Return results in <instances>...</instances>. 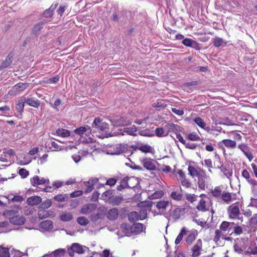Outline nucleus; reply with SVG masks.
Masks as SVG:
<instances>
[{"label":"nucleus","instance_id":"f257e3e1","mask_svg":"<svg viewBox=\"0 0 257 257\" xmlns=\"http://www.w3.org/2000/svg\"><path fill=\"white\" fill-rule=\"evenodd\" d=\"M86 249L88 250L89 248L78 243H73L70 247L68 248L67 252L70 256H74L75 252L82 254L85 252Z\"/></svg>","mask_w":257,"mask_h":257},{"label":"nucleus","instance_id":"f03ea898","mask_svg":"<svg viewBox=\"0 0 257 257\" xmlns=\"http://www.w3.org/2000/svg\"><path fill=\"white\" fill-rule=\"evenodd\" d=\"M105 208L104 207H99V208L97 209L96 213H93L90 215V220L93 222L97 221L99 219L103 218L105 216Z\"/></svg>","mask_w":257,"mask_h":257},{"label":"nucleus","instance_id":"7ed1b4c3","mask_svg":"<svg viewBox=\"0 0 257 257\" xmlns=\"http://www.w3.org/2000/svg\"><path fill=\"white\" fill-rule=\"evenodd\" d=\"M239 202L232 204L228 207V212L230 218H235V217L240 214V211L238 207Z\"/></svg>","mask_w":257,"mask_h":257},{"label":"nucleus","instance_id":"20e7f679","mask_svg":"<svg viewBox=\"0 0 257 257\" xmlns=\"http://www.w3.org/2000/svg\"><path fill=\"white\" fill-rule=\"evenodd\" d=\"M131 179H134L136 180V179L135 177H129L128 176H126L124 178H123L120 182V185L117 186L116 189L119 191H121L123 189H127V188H134L135 186L131 187L128 185V180Z\"/></svg>","mask_w":257,"mask_h":257},{"label":"nucleus","instance_id":"39448f33","mask_svg":"<svg viewBox=\"0 0 257 257\" xmlns=\"http://www.w3.org/2000/svg\"><path fill=\"white\" fill-rule=\"evenodd\" d=\"M182 43L185 46L191 47L197 50H199L201 48L199 43L190 38L184 39Z\"/></svg>","mask_w":257,"mask_h":257},{"label":"nucleus","instance_id":"423d86ee","mask_svg":"<svg viewBox=\"0 0 257 257\" xmlns=\"http://www.w3.org/2000/svg\"><path fill=\"white\" fill-rule=\"evenodd\" d=\"M108 126V124L106 122H102L101 119L99 117L95 118L92 124L93 128H97L101 131L106 129Z\"/></svg>","mask_w":257,"mask_h":257},{"label":"nucleus","instance_id":"0eeeda50","mask_svg":"<svg viewBox=\"0 0 257 257\" xmlns=\"http://www.w3.org/2000/svg\"><path fill=\"white\" fill-rule=\"evenodd\" d=\"M238 148L243 153L249 161H251L252 160L253 156L250 151V149L246 144H242L239 145Z\"/></svg>","mask_w":257,"mask_h":257},{"label":"nucleus","instance_id":"6e6552de","mask_svg":"<svg viewBox=\"0 0 257 257\" xmlns=\"http://www.w3.org/2000/svg\"><path fill=\"white\" fill-rule=\"evenodd\" d=\"M202 246V240L200 239H199L192 248L193 257H197L201 254Z\"/></svg>","mask_w":257,"mask_h":257},{"label":"nucleus","instance_id":"1a4fd4ad","mask_svg":"<svg viewBox=\"0 0 257 257\" xmlns=\"http://www.w3.org/2000/svg\"><path fill=\"white\" fill-rule=\"evenodd\" d=\"M9 221L13 224L21 225L24 224L26 221V219L23 215H16L11 217L9 219Z\"/></svg>","mask_w":257,"mask_h":257},{"label":"nucleus","instance_id":"9d476101","mask_svg":"<svg viewBox=\"0 0 257 257\" xmlns=\"http://www.w3.org/2000/svg\"><path fill=\"white\" fill-rule=\"evenodd\" d=\"M215 168L219 169L223 173L224 175L227 178H229L232 175V171L230 169L229 166L227 165L221 164L217 165Z\"/></svg>","mask_w":257,"mask_h":257},{"label":"nucleus","instance_id":"9b49d317","mask_svg":"<svg viewBox=\"0 0 257 257\" xmlns=\"http://www.w3.org/2000/svg\"><path fill=\"white\" fill-rule=\"evenodd\" d=\"M46 23L47 21L45 20H43L36 24L32 28L31 33L36 37H37L39 35V32Z\"/></svg>","mask_w":257,"mask_h":257},{"label":"nucleus","instance_id":"f8f14e48","mask_svg":"<svg viewBox=\"0 0 257 257\" xmlns=\"http://www.w3.org/2000/svg\"><path fill=\"white\" fill-rule=\"evenodd\" d=\"M111 122L114 126H124L129 123L125 122L123 117H119L118 116L111 119Z\"/></svg>","mask_w":257,"mask_h":257},{"label":"nucleus","instance_id":"ddd939ff","mask_svg":"<svg viewBox=\"0 0 257 257\" xmlns=\"http://www.w3.org/2000/svg\"><path fill=\"white\" fill-rule=\"evenodd\" d=\"M144 224L141 223H135L131 225V232L135 235L139 234L143 230Z\"/></svg>","mask_w":257,"mask_h":257},{"label":"nucleus","instance_id":"4468645a","mask_svg":"<svg viewBox=\"0 0 257 257\" xmlns=\"http://www.w3.org/2000/svg\"><path fill=\"white\" fill-rule=\"evenodd\" d=\"M114 193L115 190L108 189L103 193L101 195V198L105 202H107L108 203L109 202H110V200H111L114 196Z\"/></svg>","mask_w":257,"mask_h":257},{"label":"nucleus","instance_id":"2eb2a0df","mask_svg":"<svg viewBox=\"0 0 257 257\" xmlns=\"http://www.w3.org/2000/svg\"><path fill=\"white\" fill-rule=\"evenodd\" d=\"M14 55L11 53L7 56L6 60L3 61L0 65V70L8 67L12 64L13 61Z\"/></svg>","mask_w":257,"mask_h":257},{"label":"nucleus","instance_id":"dca6fc26","mask_svg":"<svg viewBox=\"0 0 257 257\" xmlns=\"http://www.w3.org/2000/svg\"><path fill=\"white\" fill-rule=\"evenodd\" d=\"M144 167L148 170L154 171L156 170V167L150 159H144L142 160Z\"/></svg>","mask_w":257,"mask_h":257},{"label":"nucleus","instance_id":"f3484780","mask_svg":"<svg viewBox=\"0 0 257 257\" xmlns=\"http://www.w3.org/2000/svg\"><path fill=\"white\" fill-rule=\"evenodd\" d=\"M24 101L29 105L33 106L35 108H38L40 105V101L38 99L34 97H25Z\"/></svg>","mask_w":257,"mask_h":257},{"label":"nucleus","instance_id":"a211bd4d","mask_svg":"<svg viewBox=\"0 0 257 257\" xmlns=\"http://www.w3.org/2000/svg\"><path fill=\"white\" fill-rule=\"evenodd\" d=\"M118 216V211L116 208H113L109 209L107 213L106 217L110 220H115L117 219Z\"/></svg>","mask_w":257,"mask_h":257},{"label":"nucleus","instance_id":"6ab92c4d","mask_svg":"<svg viewBox=\"0 0 257 257\" xmlns=\"http://www.w3.org/2000/svg\"><path fill=\"white\" fill-rule=\"evenodd\" d=\"M97 208L95 204H89L83 206L81 210V213L83 214H88L89 213L95 210Z\"/></svg>","mask_w":257,"mask_h":257},{"label":"nucleus","instance_id":"aec40b11","mask_svg":"<svg viewBox=\"0 0 257 257\" xmlns=\"http://www.w3.org/2000/svg\"><path fill=\"white\" fill-rule=\"evenodd\" d=\"M42 201V198L38 196H34L29 197L27 200V203L29 205L35 206L40 204Z\"/></svg>","mask_w":257,"mask_h":257},{"label":"nucleus","instance_id":"412c9836","mask_svg":"<svg viewBox=\"0 0 257 257\" xmlns=\"http://www.w3.org/2000/svg\"><path fill=\"white\" fill-rule=\"evenodd\" d=\"M30 183L33 186H36L38 185L45 184V179L44 178L40 179L39 176H35L31 179Z\"/></svg>","mask_w":257,"mask_h":257},{"label":"nucleus","instance_id":"4be33fe9","mask_svg":"<svg viewBox=\"0 0 257 257\" xmlns=\"http://www.w3.org/2000/svg\"><path fill=\"white\" fill-rule=\"evenodd\" d=\"M74 132L75 134L81 136L85 132H87V134H90L91 132V128L88 125L85 126H80L75 129L74 130Z\"/></svg>","mask_w":257,"mask_h":257},{"label":"nucleus","instance_id":"5701e85b","mask_svg":"<svg viewBox=\"0 0 257 257\" xmlns=\"http://www.w3.org/2000/svg\"><path fill=\"white\" fill-rule=\"evenodd\" d=\"M40 226L41 228L46 231L50 230L52 229L53 228V223L51 220H45L42 221L40 224Z\"/></svg>","mask_w":257,"mask_h":257},{"label":"nucleus","instance_id":"b1692460","mask_svg":"<svg viewBox=\"0 0 257 257\" xmlns=\"http://www.w3.org/2000/svg\"><path fill=\"white\" fill-rule=\"evenodd\" d=\"M123 200V197L122 195L114 196L112 199L110 200L108 204H111L112 206H118L120 204Z\"/></svg>","mask_w":257,"mask_h":257},{"label":"nucleus","instance_id":"393cba45","mask_svg":"<svg viewBox=\"0 0 257 257\" xmlns=\"http://www.w3.org/2000/svg\"><path fill=\"white\" fill-rule=\"evenodd\" d=\"M25 97H22L20 99H19L16 104V108L17 110L20 112L21 114L23 111L25 103L26 101H24Z\"/></svg>","mask_w":257,"mask_h":257},{"label":"nucleus","instance_id":"a878e982","mask_svg":"<svg viewBox=\"0 0 257 257\" xmlns=\"http://www.w3.org/2000/svg\"><path fill=\"white\" fill-rule=\"evenodd\" d=\"M120 228L121 231L125 233L127 236H130L131 234V226L127 223H123L120 225Z\"/></svg>","mask_w":257,"mask_h":257},{"label":"nucleus","instance_id":"bb28decb","mask_svg":"<svg viewBox=\"0 0 257 257\" xmlns=\"http://www.w3.org/2000/svg\"><path fill=\"white\" fill-rule=\"evenodd\" d=\"M60 219L64 222L69 221L73 219V215L70 212H64L60 215Z\"/></svg>","mask_w":257,"mask_h":257},{"label":"nucleus","instance_id":"cd10ccee","mask_svg":"<svg viewBox=\"0 0 257 257\" xmlns=\"http://www.w3.org/2000/svg\"><path fill=\"white\" fill-rule=\"evenodd\" d=\"M127 150V148L125 146V145L122 144H120L117 145L115 148H113L114 152L113 154L115 155H119L120 154L122 153L124 151Z\"/></svg>","mask_w":257,"mask_h":257},{"label":"nucleus","instance_id":"c85d7f7f","mask_svg":"<svg viewBox=\"0 0 257 257\" xmlns=\"http://www.w3.org/2000/svg\"><path fill=\"white\" fill-rule=\"evenodd\" d=\"M127 217L130 222L135 223L139 220V215L137 211H132L128 214Z\"/></svg>","mask_w":257,"mask_h":257},{"label":"nucleus","instance_id":"c756f323","mask_svg":"<svg viewBox=\"0 0 257 257\" xmlns=\"http://www.w3.org/2000/svg\"><path fill=\"white\" fill-rule=\"evenodd\" d=\"M221 198L222 200L227 204H229L232 200L234 199H232L231 193L224 191L221 195Z\"/></svg>","mask_w":257,"mask_h":257},{"label":"nucleus","instance_id":"7c9ffc66","mask_svg":"<svg viewBox=\"0 0 257 257\" xmlns=\"http://www.w3.org/2000/svg\"><path fill=\"white\" fill-rule=\"evenodd\" d=\"M69 199L68 195L67 194H59L54 197V199L58 202H65L67 201Z\"/></svg>","mask_w":257,"mask_h":257},{"label":"nucleus","instance_id":"2f4dec72","mask_svg":"<svg viewBox=\"0 0 257 257\" xmlns=\"http://www.w3.org/2000/svg\"><path fill=\"white\" fill-rule=\"evenodd\" d=\"M168 126H170V127L168 130V131H169V133L170 132H174L177 134H178V133H179L181 132L180 126L177 124H175L174 123H171V124L166 125L165 126V128H166L168 127Z\"/></svg>","mask_w":257,"mask_h":257},{"label":"nucleus","instance_id":"473e14b6","mask_svg":"<svg viewBox=\"0 0 257 257\" xmlns=\"http://www.w3.org/2000/svg\"><path fill=\"white\" fill-rule=\"evenodd\" d=\"M155 134L158 137H165L168 135L169 131H165L162 127H157L155 130Z\"/></svg>","mask_w":257,"mask_h":257},{"label":"nucleus","instance_id":"72a5a7b5","mask_svg":"<svg viewBox=\"0 0 257 257\" xmlns=\"http://www.w3.org/2000/svg\"><path fill=\"white\" fill-rule=\"evenodd\" d=\"M118 131H123V133H126L127 134L131 136H136L137 135L135 133L137 131L136 127L135 126L129 127H124L123 130L120 129Z\"/></svg>","mask_w":257,"mask_h":257},{"label":"nucleus","instance_id":"f704fd0d","mask_svg":"<svg viewBox=\"0 0 257 257\" xmlns=\"http://www.w3.org/2000/svg\"><path fill=\"white\" fill-rule=\"evenodd\" d=\"M212 43L213 44V45L215 47L217 48L222 46L224 43H225V45L226 44V43L224 42L222 38L218 37H215L214 38L212 39Z\"/></svg>","mask_w":257,"mask_h":257},{"label":"nucleus","instance_id":"c9c22d12","mask_svg":"<svg viewBox=\"0 0 257 257\" xmlns=\"http://www.w3.org/2000/svg\"><path fill=\"white\" fill-rule=\"evenodd\" d=\"M186 233H187V230H186V228L185 227L182 228L180 233L178 234V235L177 236V237L175 240V243L176 245L180 243V242H181V241L182 240V239L183 237V236L185 234H186Z\"/></svg>","mask_w":257,"mask_h":257},{"label":"nucleus","instance_id":"e433bc0d","mask_svg":"<svg viewBox=\"0 0 257 257\" xmlns=\"http://www.w3.org/2000/svg\"><path fill=\"white\" fill-rule=\"evenodd\" d=\"M56 133L58 136L62 137H67L70 135V131L64 128H58Z\"/></svg>","mask_w":257,"mask_h":257},{"label":"nucleus","instance_id":"4c0bfd02","mask_svg":"<svg viewBox=\"0 0 257 257\" xmlns=\"http://www.w3.org/2000/svg\"><path fill=\"white\" fill-rule=\"evenodd\" d=\"M29 85V83H18L16 85H15L14 87V89H15L17 91H21L27 88Z\"/></svg>","mask_w":257,"mask_h":257},{"label":"nucleus","instance_id":"58836bf2","mask_svg":"<svg viewBox=\"0 0 257 257\" xmlns=\"http://www.w3.org/2000/svg\"><path fill=\"white\" fill-rule=\"evenodd\" d=\"M224 146L229 148H234L236 147V142L234 141L226 139L223 140L222 141Z\"/></svg>","mask_w":257,"mask_h":257},{"label":"nucleus","instance_id":"ea45409f","mask_svg":"<svg viewBox=\"0 0 257 257\" xmlns=\"http://www.w3.org/2000/svg\"><path fill=\"white\" fill-rule=\"evenodd\" d=\"M66 253V250L64 248H59L52 252L53 257H62Z\"/></svg>","mask_w":257,"mask_h":257},{"label":"nucleus","instance_id":"a19ab883","mask_svg":"<svg viewBox=\"0 0 257 257\" xmlns=\"http://www.w3.org/2000/svg\"><path fill=\"white\" fill-rule=\"evenodd\" d=\"M139 134L141 136L144 137H152L155 136V134L153 131H151L149 129H146L144 130H142L139 132Z\"/></svg>","mask_w":257,"mask_h":257},{"label":"nucleus","instance_id":"79ce46f5","mask_svg":"<svg viewBox=\"0 0 257 257\" xmlns=\"http://www.w3.org/2000/svg\"><path fill=\"white\" fill-rule=\"evenodd\" d=\"M181 215L180 208H175L171 214V216L175 220L179 219Z\"/></svg>","mask_w":257,"mask_h":257},{"label":"nucleus","instance_id":"37998d69","mask_svg":"<svg viewBox=\"0 0 257 257\" xmlns=\"http://www.w3.org/2000/svg\"><path fill=\"white\" fill-rule=\"evenodd\" d=\"M138 150L143 153H148L152 152V148L148 145H142L138 148Z\"/></svg>","mask_w":257,"mask_h":257},{"label":"nucleus","instance_id":"c03bdc74","mask_svg":"<svg viewBox=\"0 0 257 257\" xmlns=\"http://www.w3.org/2000/svg\"><path fill=\"white\" fill-rule=\"evenodd\" d=\"M211 194L214 197H219L222 195V190L220 186H217L211 191Z\"/></svg>","mask_w":257,"mask_h":257},{"label":"nucleus","instance_id":"a18cd8bd","mask_svg":"<svg viewBox=\"0 0 257 257\" xmlns=\"http://www.w3.org/2000/svg\"><path fill=\"white\" fill-rule=\"evenodd\" d=\"M169 204V202L168 201L161 200L157 202L156 207L159 209H165Z\"/></svg>","mask_w":257,"mask_h":257},{"label":"nucleus","instance_id":"49530a36","mask_svg":"<svg viewBox=\"0 0 257 257\" xmlns=\"http://www.w3.org/2000/svg\"><path fill=\"white\" fill-rule=\"evenodd\" d=\"M170 196L172 199L176 201H181L183 198V195L176 191L172 192Z\"/></svg>","mask_w":257,"mask_h":257},{"label":"nucleus","instance_id":"de8ad7c7","mask_svg":"<svg viewBox=\"0 0 257 257\" xmlns=\"http://www.w3.org/2000/svg\"><path fill=\"white\" fill-rule=\"evenodd\" d=\"M248 183L251 185L252 193L255 195H257V181L252 179L248 180Z\"/></svg>","mask_w":257,"mask_h":257},{"label":"nucleus","instance_id":"09e8293b","mask_svg":"<svg viewBox=\"0 0 257 257\" xmlns=\"http://www.w3.org/2000/svg\"><path fill=\"white\" fill-rule=\"evenodd\" d=\"M164 195V192L162 190L157 191L152 194L150 198L152 200L161 198Z\"/></svg>","mask_w":257,"mask_h":257},{"label":"nucleus","instance_id":"8fccbe9b","mask_svg":"<svg viewBox=\"0 0 257 257\" xmlns=\"http://www.w3.org/2000/svg\"><path fill=\"white\" fill-rule=\"evenodd\" d=\"M234 224V222H229L227 221H223L220 226V229L222 231H226L229 226Z\"/></svg>","mask_w":257,"mask_h":257},{"label":"nucleus","instance_id":"3c124183","mask_svg":"<svg viewBox=\"0 0 257 257\" xmlns=\"http://www.w3.org/2000/svg\"><path fill=\"white\" fill-rule=\"evenodd\" d=\"M77 221L78 224L83 226H85L89 223L88 220L84 216L79 217L77 219Z\"/></svg>","mask_w":257,"mask_h":257},{"label":"nucleus","instance_id":"603ef678","mask_svg":"<svg viewBox=\"0 0 257 257\" xmlns=\"http://www.w3.org/2000/svg\"><path fill=\"white\" fill-rule=\"evenodd\" d=\"M189 174L193 177L198 176L199 173L198 171L193 166H189L188 168Z\"/></svg>","mask_w":257,"mask_h":257},{"label":"nucleus","instance_id":"864d4df0","mask_svg":"<svg viewBox=\"0 0 257 257\" xmlns=\"http://www.w3.org/2000/svg\"><path fill=\"white\" fill-rule=\"evenodd\" d=\"M197 209L199 210L205 211L207 210L205 205V201L201 199L199 203V204L196 207Z\"/></svg>","mask_w":257,"mask_h":257},{"label":"nucleus","instance_id":"5fc2aeb1","mask_svg":"<svg viewBox=\"0 0 257 257\" xmlns=\"http://www.w3.org/2000/svg\"><path fill=\"white\" fill-rule=\"evenodd\" d=\"M194 121L201 128H204L205 125H206L205 122L203 121V120L199 117H197L194 119Z\"/></svg>","mask_w":257,"mask_h":257},{"label":"nucleus","instance_id":"6e6d98bb","mask_svg":"<svg viewBox=\"0 0 257 257\" xmlns=\"http://www.w3.org/2000/svg\"><path fill=\"white\" fill-rule=\"evenodd\" d=\"M0 257H10L9 249L8 248L1 247Z\"/></svg>","mask_w":257,"mask_h":257},{"label":"nucleus","instance_id":"4d7b16f0","mask_svg":"<svg viewBox=\"0 0 257 257\" xmlns=\"http://www.w3.org/2000/svg\"><path fill=\"white\" fill-rule=\"evenodd\" d=\"M6 198L7 199H8L9 203H10L11 202H22V201H23L24 199V198L22 196H20V195H15L11 199H9V197H7Z\"/></svg>","mask_w":257,"mask_h":257},{"label":"nucleus","instance_id":"13d9d810","mask_svg":"<svg viewBox=\"0 0 257 257\" xmlns=\"http://www.w3.org/2000/svg\"><path fill=\"white\" fill-rule=\"evenodd\" d=\"M188 139L192 141L200 140V138L195 133H190L188 136Z\"/></svg>","mask_w":257,"mask_h":257},{"label":"nucleus","instance_id":"bf43d9fd","mask_svg":"<svg viewBox=\"0 0 257 257\" xmlns=\"http://www.w3.org/2000/svg\"><path fill=\"white\" fill-rule=\"evenodd\" d=\"M119 214L120 218L123 219L128 215V210L126 208H122L119 210Z\"/></svg>","mask_w":257,"mask_h":257},{"label":"nucleus","instance_id":"052dcab7","mask_svg":"<svg viewBox=\"0 0 257 257\" xmlns=\"http://www.w3.org/2000/svg\"><path fill=\"white\" fill-rule=\"evenodd\" d=\"M52 203L50 200H47L43 202H42L40 205V207L42 209H47L50 207Z\"/></svg>","mask_w":257,"mask_h":257},{"label":"nucleus","instance_id":"680f3d73","mask_svg":"<svg viewBox=\"0 0 257 257\" xmlns=\"http://www.w3.org/2000/svg\"><path fill=\"white\" fill-rule=\"evenodd\" d=\"M19 174L23 178H26L29 174V171L26 170L24 168H21L19 171Z\"/></svg>","mask_w":257,"mask_h":257},{"label":"nucleus","instance_id":"e2e57ef3","mask_svg":"<svg viewBox=\"0 0 257 257\" xmlns=\"http://www.w3.org/2000/svg\"><path fill=\"white\" fill-rule=\"evenodd\" d=\"M117 179L114 178H111L108 179L105 183V185H109L110 186H113L115 185L117 182Z\"/></svg>","mask_w":257,"mask_h":257},{"label":"nucleus","instance_id":"0e129e2a","mask_svg":"<svg viewBox=\"0 0 257 257\" xmlns=\"http://www.w3.org/2000/svg\"><path fill=\"white\" fill-rule=\"evenodd\" d=\"M195 236L194 233H190L186 239V241L188 244H191L195 240Z\"/></svg>","mask_w":257,"mask_h":257},{"label":"nucleus","instance_id":"69168bd1","mask_svg":"<svg viewBox=\"0 0 257 257\" xmlns=\"http://www.w3.org/2000/svg\"><path fill=\"white\" fill-rule=\"evenodd\" d=\"M98 182V179L97 178H94L93 179H90L88 181L84 182V184L85 186H87V184H90L92 186H94V185L96 184Z\"/></svg>","mask_w":257,"mask_h":257},{"label":"nucleus","instance_id":"338daca9","mask_svg":"<svg viewBox=\"0 0 257 257\" xmlns=\"http://www.w3.org/2000/svg\"><path fill=\"white\" fill-rule=\"evenodd\" d=\"M198 185L200 189H201V190H205V181L203 178H199Z\"/></svg>","mask_w":257,"mask_h":257},{"label":"nucleus","instance_id":"774afa93","mask_svg":"<svg viewBox=\"0 0 257 257\" xmlns=\"http://www.w3.org/2000/svg\"><path fill=\"white\" fill-rule=\"evenodd\" d=\"M12 255H13L12 257H21L23 255V252L18 250L13 249L12 251Z\"/></svg>","mask_w":257,"mask_h":257}]
</instances>
